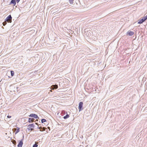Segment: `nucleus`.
<instances>
[{"label":"nucleus","mask_w":147,"mask_h":147,"mask_svg":"<svg viewBox=\"0 0 147 147\" xmlns=\"http://www.w3.org/2000/svg\"><path fill=\"white\" fill-rule=\"evenodd\" d=\"M58 87V85L57 84H55L54 85H52L51 87V88H49L47 89V91H50L51 92H52L51 91V90H54L55 89H56Z\"/></svg>","instance_id":"nucleus-1"},{"label":"nucleus","mask_w":147,"mask_h":147,"mask_svg":"<svg viewBox=\"0 0 147 147\" xmlns=\"http://www.w3.org/2000/svg\"><path fill=\"white\" fill-rule=\"evenodd\" d=\"M34 126L35 125L33 123L29 124L28 126L27 129L28 130L31 132L34 129Z\"/></svg>","instance_id":"nucleus-2"},{"label":"nucleus","mask_w":147,"mask_h":147,"mask_svg":"<svg viewBox=\"0 0 147 147\" xmlns=\"http://www.w3.org/2000/svg\"><path fill=\"white\" fill-rule=\"evenodd\" d=\"M147 19V16L144 17L142 19L140 20H139L138 21V24H141L142 23L144 22Z\"/></svg>","instance_id":"nucleus-3"},{"label":"nucleus","mask_w":147,"mask_h":147,"mask_svg":"<svg viewBox=\"0 0 147 147\" xmlns=\"http://www.w3.org/2000/svg\"><path fill=\"white\" fill-rule=\"evenodd\" d=\"M12 17L10 15L8 16L5 20V21H7L8 22L11 23V22Z\"/></svg>","instance_id":"nucleus-4"},{"label":"nucleus","mask_w":147,"mask_h":147,"mask_svg":"<svg viewBox=\"0 0 147 147\" xmlns=\"http://www.w3.org/2000/svg\"><path fill=\"white\" fill-rule=\"evenodd\" d=\"M83 102H80L79 104L78 109L79 111H80L83 110L82 107Z\"/></svg>","instance_id":"nucleus-5"},{"label":"nucleus","mask_w":147,"mask_h":147,"mask_svg":"<svg viewBox=\"0 0 147 147\" xmlns=\"http://www.w3.org/2000/svg\"><path fill=\"white\" fill-rule=\"evenodd\" d=\"M24 139V136H23L22 139L20 141L18 145V147H22L23 144V141Z\"/></svg>","instance_id":"nucleus-6"},{"label":"nucleus","mask_w":147,"mask_h":147,"mask_svg":"<svg viewBox=\"0 0 147 147\" xmlns=\"http://www.w3.org/2000/svg\"><path fill=\"white\" fill-rule=\"evenodd\" d=\"M29 116L34 117L35 119H38L39 118V117L37 115L34 113L31 114L30 115H29Z\"/></svg>","instance_id":"nucleus-7"},{"label":"nucleus","mask_w":147,"mask_h":147,"mask_svg":"<svg viewBox=\"0 0 147 147\" xmlns=\"http://www.w3.org/2000/svg\"><path fill=\"white\" fill-rule=\"evenodd\" d=\"M134 32H133L129 31L127 32L126 35L129 36H131L134 35Z\"/></svg>","instance_id":"nucleus-8"},{"label":"nucleus","mask_w":147,"mask_h":147,"mask_svg":"<svg viewBox=\"0 0 147 147\" xmlns=\"http://www.w3.org/2000/svg\"><path fill=\"white\" fill-rule=\"evenodd\" d=\"M38 129H40V131H45L46 129V128L45 127H38Z\"/></svg>","instance_id":"nucleus-9"},{"label":"nucleus","mask_w":147,"mask_h":147,"mask_svg":"<svg viewBox=\"0 0 147 147\" xmlns=\"http://www.w3.org/2000/svg\"><path fill=\"white\" fill-rule=\"evenodd\" d=\"M34 118H29L28 122L29 123L32 122L34 120Z\"/></svg>","instance_id":"nucleus-10"},{"label":"nucleus","mask_w":147,"mask_h":147,"mask_svg":"<svg viewBox=\"0 0 147 147\" xmlns=\"http://www.w3.org/2000/svg\"><path fill=\"white\" fill-rule=\"evenodd\" d=\"M13 130H15V134H16L19 132L20 128H18L17 129L16 128H14L13 129Z\"/></svg>","instance_id":"nucleus-11"},{"label":"nucleus","mask_w":147,"mask_h":147,"mask_svg":"<svg viewBox=\"0 0 147 147\" xmlns=\"http://www.w3.org/2000/svg\"><path fill=\"white\" fill-rule=\"evenodd\" d=\"M10 4H13L14 5H15L16 4V0H11V1Z\"/></svg>","instance_id":"nucleus-12"},{"label":"nucleus","mask_w":147,"mask_h":147,"mask_svg":"<svg viewBox=\"0 0 147 147\" xmlns=\"http://www.w3.org/2000/svg\"><path fill=\"white\" fill-rule=\"evenodd\" d=\"M86 31L87 30H85L84 34L85 35H86L87 36H88V37H89V34H88V31L86 32Z\"/></svg>","instance_id":"nucleus-13"},{"label":"nucleus","mask_w":147,"mask_h":147,"mask_svg":"<svg viewBox=\"0 0 147 147\" xmlns=\"http://www.w3.org/2000/svg\"><path fill=\"white\" fill-rule=\"evenodd\" d=\"M69 117V115L68 114H67L65 116L63 117V118L64 119H66L68 118Z\"/></svg>","instance_id":"nucleus-14"},{"label":"nucleus","mask_w":147,"mask_h":147,"mask_svg":"<svg viewBox=\"0 0 147 147\" xmlns=\"http://www.w3.org/2000/svg\"><path fill=\"white\" fill-rule=\"evenodd\" d=\"M41 123H43L44 122H47V120L46 119H42L41 120Z\"/></svg>","instance_id":"nucleus-15"},{"label":"nucleus","mask_w":147,"mask_h":147,"mask_svg":"<svg viewBox=\"0 0 147 147\" xmlns=\"http://www.w3.org/2000/svg\"><path fill=\"white\" fill-rule=\"evenodd\" d=\"M14 72L13 71H11V75L12 76H13V75H14Z\"/></svg>","instance_id":"nucleus-16"},{"label":"nucleus","mask_w":147,"mask_h":147,"mask_svg":"<svg viewBox=\"0 0 147 147\" xmlns=\"http://www.w3.org/2000/svg\"><path fill=\"white\" fill-rule=\"evenodd\" d=\"M74 0H69V3L70 4H72L73 3Z\"/></svg>","instance_id":"nucleus-17"},{"label":"nucleus","mask_w":147,"mask_h":147,"mask_svg":"<svg viewBox=\"0 0 147 147\" xmlns=\"http://www.w3.org/2000/svg\"><path fill=\"white\" fill-rule=\"evenodd\" d=\"M12 142L13 144H14L15 145H16V142L14 140H13L12 141Z\"/></svg>","instance_id":"nucleus-18"},{"label":"nucleus","mask_w":147,"mask_h":147,"mask_svg":"<svg viewBox=\"0 0 147 147\" xmlns=\"http://www.w3.org/2000/svg\"><path fill=\"white\" fill-rule=\"evenodd\" d=\"M7 21H5L4 22H3V26H5V25H6L7 24Z\"/></svg>","instance_id":"nucleus-19"},{"label":"nucleus","mask_w":147,"mask_h":147,"mask_svg":"<svg viewBox=\"0 0 147 147\" xmlns=\"http://www.w3.org/2000/svg\"><path fill=\"white\" fill-rule=\"evenodd\" d=\"M38 145L37 144H35L33 146V147H37Z\"/></svg>","instance_id":"nucleus-20"},{"label":"nucleus","mask_w":147,"mask_h":147,"mask_svg":"<svg viewBox=\"0 0 147 147\" xmlns=\"http://www.w3.org/2000/svg\"><path fill=\"white\" fill-rule=\"evenodd\" d=\"M7 117L8 118H11V116H9V115H8L7 116Z\"/></svg>","instance_id":"nucleus-21"},{"label":"nucleus","mask_w":147,"mask_h":147,"mask_svg":"<svg viewBox=\"0 0 147 147\" xmlns=\"http://www.w3.org/2000/svg\"><path fill=\"white\" fill-rule=\"evenodd\" d=\"M20 0H16V2L17 3H18Z\"/></svg>","instance_id":"nucleus-22"},{"label":"nucleus","mask_w":147,"mask_h":147,"mask_svg":"<svg viewBox=\"0 0 147 147\" xmlns=\"http://www.w3.org/2000/svg\"><path fill=\"white\" fill-rule=\"evenodd\" d=\"M35 124H36V125H38V123H35Z\"/></svg>","instance_id":"nucleus-23"},{"label":"nucleus","mask_w":147,"mask_h":147,"mask_svg":"<svg viewBox=\"0 0 147 147\" xmlns=\"http://www.w3.org/2000/svg\"><path fill=\"white\" fill-rule=\"evenodd\" d=\"M62 112H65V111H62Z\"/></svg>","instance_id":"nucleus-24"}]
</instances>
